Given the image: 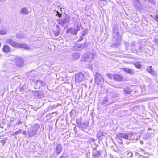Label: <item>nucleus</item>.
I'll return each mask as SVG.
<instances>
[{"instance_id":"obj_1","label":"nucleus","mask_w":158,"mask_h":158,"mask_svg":"<svg viewBox=\"0 0 158 158\" xmlns=\"http://www.w3.org/2000/svg\"><path fill=\"white\" fill-rule=\"evenodd\" d=\"M117 140L120 144H122V138L127 140H134L135 139V135L132 132L129 133H118L116 135Z\"/></svg>"},{"instance_id":"obj_2","label":"nucleus","mask_w":158,"mask_h":158,"mask_svg":"<svg viewBox=\"0 0 158 158\" xmlns=\"http://www.w3.org/2000/svg\"><path fill=\"white\" fill-rule=\"evenodd\" d=\"M6 42L10 44L14 47L16 48H22L29 51H31V48L29 46L26 44H19L15 42L13 40L10 39H7L6 40Z\"/></svg>"},{"instance_id":"obj_3","label":"nucleus","mask_w":158,"mask_h":158,"mask_svg":"<svg viewBox=\"0 0 158 158\" xmlns=\"http://www.w3.org/2000/svg\"><path fill=\"white\" fill-rule=\"evenodd\" d=\"M40 127L39 125L35 124L32 126L31 128L28 130V137H31L35 135L37 133V130Z\"/></svg>"},{"instance_id":"obj_4","label":"nucleus","mask_w":158,"mask_h":158,"mask_svg":"<svg viewBox=\"0 0 158 158\" xmlns=\"http://www.w3.org/2000/svg\"><path fill=\"white\" fill-rule=\"evenodd\" d=\"M95 81L98 85H102L104 80L102 76L99 73H97L94 77Z\"/></svg>"},{"instance_id":"obj_5","label":"nucleus","mask_w":158,"mask_h":158,"mask_svg":"<svg viewBox=\"0 0 158 158\" xmlns=\"http://www.w3.org/2000/svg\"><path fill=\"white\" fill-rule=\"evenodd\" d=\"M15 62L16 65L19 67H21L24 65V60L23 58L17 57L15 59Z\"/></svg>"},{"instance_id":"obj_6","label":"nucleus","mask_w":158,"mask_h":158,"mask_svg":"<svg viewBox=\"0 0 158 158\" xmlns=\"http://www.w3.org/2000/svg\"><path fill=\"white\" fill-rule=\"evenodd\" d=\"M70 16L69 15L66 14L64 20L60 21L59 23L63 27L65 23H69L70 21Z\"/></svg>"},{"instance_id":"obj_7","label":"nucleus","mask_w":158,"mask_h":158,"mask_svg":"<svg viewBox=\"0 0 158 158\" xmlns=\"http://www.w3.org/2000/svg\"><path fill=\"white\" fill-rule=\"evenodd\" d=\"M84 77L83 74L81 73H79L75 75V81L77 83L81 81Z\"/></svg>"},{"instance_id":"obj_8","label":"nucleus","mask_w":158,"mask_h":158,"mask_svg":"<svg viewBox=\"0 0 158 158\" xmlns=\"http://www.w3.org/2000/svg\"><path fill=\"white\" fill-rule=\"evenodd\" d=\"M63 149V146L62 144H57L55 149V151L56 152L57 154H60L62 151Z\"/></svg>"},{"instance_id":"obj_9","label":"nucleus","mask_w":158,"mask_h":158,"mask_svg":"<svg viewBox=\"0 0 158 158\" xmlns=\"http://www.w3.org/2000/svg\"><path fill=\"white\" fill-rule=\"evenodd\" d=\"M113 79L117 81H121L123 79V77L119 74H113Z\"/></svg>"},{"instance_id":"obj_10","label":"nucleus","mask_w":158,"mask_h":158,"mask_svg":"<svg viewBox=\"0 0 158 158\" xmlns=\"http://www.w3.org/2000/svg\"><path fill=\"white\" fill-rule=\"evenodd\" d=\"M83 48L82 45L80 44L76 45L73 47L72 48L73 50L75 51H79L82 50Z\"/></svg>"},{"instance_id":"obj_11","label":"nucleus","mask_w":158,"mask_h":158,"mask_svg":"<svg viewBox=\"0 0 158 158\" xmlns=\"http://www.w3.org/2000/svg\"><path fill=\"white\" fill-rule=\"evenodd\" d=\"M122 69L125 72L130 74H134L135 73V72L133 69H130L123 68H122Z\"/></svg>"},{"instance_id":"obj_12","label":"nucleus","mask_w":158,"mask_h":158,"mask_svg":"<svg viewBox=\"0 0 158 158\" xmlns=\"http://www.w3.org/2000/svg\"><path fill=\"white\" fill-rule=\"evenodd\" d=\"M100 156V152L99 151H97V148H95L94 149L93 152V156H94L95 157H99Z\"/></svg>"},{"instance_id":"obj_13","label":"nucleus","mask_w":158,"mask_h":158,"mask_svg":"<svg viewBox=\"0 0 158 158\" xmlns=\"http://www.w3.org/2000/svg\"><path fill=\"white\" fill-rule=\"evenodd\" d=\"M118 29V26L116 24H114L113 28V32L115 33H116L117 36L119 34Z\"/></svg>"},{"instance_id":"obj_14","label":"nucleus","mask_w":158,"mask_h":158,"mask_svg":"<svg viewBox=\"0 0 158 158\" xmlns=\"http://www.w3.org/2000/svg\"><path fill=\"white\" fill-rule=\"evenodd\" d=\"M146 70L147 72L152 75H155L156 74L155 72L152 69V67L151 66L148 67L147 68Z\"/></svg>"},{"instance_id":"obj_15","label":"nucleus","mask_w":158,"mask_h":158,"mask_svg":"<svg viewBox=\"0 0 158 158\" xmlns=\"http://www.w3.org/2000/svg\"><path fill=\"white\" fill-rule=\"evenodd\" d=\"M89 61V56L87 54H85L82 58V62H88Z\"/></svg>"},{"instance_id":"obj_16","label":"nucleus","mask_w":158,"mask_h":158,"mask_svg":"<svg viewBox=\"0 0 158 158\" xmlns=\"http://www.w3.org/2000/svg\"><path fill=\"white\" fill-rule=\"evenodd\" d=\"M66 32L70 33L74 35L76 34L77 31V30L74 29L72 28H70L67 30Z\"/></svg>"},{"instance_id":"obj_17","label":"nucleus","mask_w":158,"mask_h":158,"mask_svg":"<svg viewBox=\"0 0 158 158\" xmlns=\"http://www.w3.org/2000/svg\"><path fill=\"white\" fill-rule=\"evenodd\" d=\"M20 14L27 15L28 13V10L26 8H23L20 10L19 12Z\"/></svg>"},{"instance_id":"obj_18","label":"nucleus","mask_w":158,"mask_h":158,"mask_svg":"<svg viewBox=\"0 0 158 158\" xmlns=\"http://www.w3.org/2000/svg\"><path fill=\"white\" fill-rule=\"evenodd\" d=\"M134 2V6L136 8H138L140 6V3L139 0H132Z\"/></svg>"},{"instance_id":"obj_19","label":"nucleus","mask_w":158,"mask_h":158,"mask_svg":"<svg viewBox=\"0 0 158 158\" xmlns=\"http://www.w3.org/2000/svg\"><path fill=\"white\" fill-rule=\"evenodd\" d=\"M116 40V43H115L114 44L115 45L118 46L121 44V38L120 37H118Z\"/></svg>"},{"instance_id":"obj_20","label":"nucleus","mask_w":158,"mask_h":158,"mask_svg":"<svg viewBox=\"0 0 158 158\" xmlns=\"http://www.w3.org/2000/svg\"><path fill=\"white\" fill-rule=\"evenodd\" d=\"M3 50L5 52L7 53L10 51V49L8 46L5 45L3 47Z\"/></svg>"},{"instance_id":"obj_21","label":"nucleus","mask_w":158,"mask_h":158,"mask_svg":"<svg viewBox=\"0 0 158 158\" xmlns=\"http://www.w3.org/2000/svg\"><path fill=\"white\" fill-rule=\"evenodd\" d=\"M133 63L136 68L139 69H140L141 68V64L140 62H134Z\"/></svg>"},{"instance_id":"obj_22","label":"nucleus","mask_w":158,"mask_h":158,"mask_svg":"<svg viewBox=\"0 0 158 158\" xmlns=\"http://www.w3.org/2000/svg\"><path fill=\"white\" fill-rule=\"evenodd\" d=\"M72 56L73 59H77L80 57V55L78 53L76 52L73 54L72 55Z\"/></svg>"},{"instance_id":"obj_23","label":"nucleus","mask_w":158,"mask_h":158,"mask_svg":"<svg viewBox=\"0 0 158 158\" xmlns=\"http://www.w3.org/2000/svg\"><path fill=\"white\" fill-rule=\"evenodd\" d=\"M97 135L98 136L99 139H101V137L104 136V133L100 131H98L97 133Z\"/></svg>"},{"instance_id":"obj_24","label":"nucleus","mask_w":158,"mask_h":158,"mask_svg":"<svg viewBox=\"0 0 158 158\" xmlns=\"http://www.w3.org/2000/svg\"><path fill=\"white\" fill-rule=\"evenodd\" d=\"M109 101V99L107 97H105L103 98V100L101 103L102 104H104L106 103Z\"/></svg>"},{"instance_id":"obj_25","label":"nucleus","mask_w":158,"mask_h":158,"mask_svg":"<svg viewBox=\"0 0 158 158\" xmlns=\"http://www.w3.org/2000/svg\"><path fill=\"white\" fill-rule=\"evenodd\" d=\"M124 91L125 94H127L130 93L131 92V91L129 88H127L124 89Z\"/></svg>"},{"instance_id":"obj_26","label":"nucleus","mask_w":158,"mask_h":158,"mask_svg":"<svg viewBox=\"0 0 158 158\" xmlns=\"http://www.w3.org/2000/svg\"><path fill=\"white\" fill-rule=\"evenodd\" d=\"M126 154L128 156V157L131 158L133 156V153L130 151L126 152Z\"/></svg>"},{"instance_id":"obj_27","label":"nucleus","mask_w":158,"mask_h":158,"mask_svg":"<svg viewBox=\"0 0 158 158\" xmlns=\"http://www.w3.org/2000/svg\"><path fill=\"white\" fill-rule=\"evenodd\" d=\"M34 94L36 98H39L41 97V95L39 93V92L38 91H36L35 92Z\"/></svg>"},{"instance_id":"obj_28","label":"nucleus","mask_w":158,"mask_h":158,"mask_svg":"<svg viewBox=\"0 0 158 158\" xmlns=\"http://www.w3.org/2000/svg\"><path fill=\"white\" fill-rule=\"evenodd\" d=\"M82 127L84 129V131H85V130L87 129H88V124H87L86 126V125L85 123L83 124L82 125Z\"/></svg>"},{"instance_id":"obj_29","label":"nucleus","mask_w":158,"mask_h":158,"mask_svg":"<svg viewBox=\"0 0 158 158\" xmlns=\"http://www.w3.org/2000/svg\"><path fill=\"white\" fill-rule=\"evenodd\" d=\"M101 1L104 5H106L107 4V0H99Z\"/></svg>"},{"instance_id":"obj_30","label":"nucleus","mask_w":158,"mask_h":158,"mask_svg":"<svg viewBox=\"0 0 158 158\" xmlns=\"http://www.w3.org/2000/svg\"><path fill=\"white\" fill-rule=\"evenodd\" d=\"M107 77L110 79H113V74H112L111 73H108L107 74Z\"/></svg>"},{"instance_id":"obj_31","label":"nucleus","mask_w":158,"mask_h":158,"mask_svg":"<svg viewBox=\"0 0 158 158\" xmlns=\"http://www.w3.org/2000/svg\"><path fill=\"white\" fill-rule=\"evenodd\" d=\"M6 33V31L5 30H1L0 31V34L2 35H4Z\"/></svg>"},{"instance_id":"obj_32","label":"nucleus","mask_w":158,"mask_h":158,"mask_svg":"<svg viewBox=\"0 0 158 158\" xmlns=\"http://www.w3.org/2000/svg\"><path fill=\"white\" fill-rule=\"evenodd\" d=\"M22 131L21 130H19L18 131H17L15 132L14 133V134L15 135H16V134H18L19 133H21L22 132Z\"/></svg>"},{"instance_id":"obj_33","label":"nucleus","mask_w":158,"mask_h":158,"mask_svg":"<svg viewBox=\"0 0 158 158\" xmlns=\"http://www.w3.org/2000/svg\"><path fill=\"white\" fill-rule=\"evenodd\" d=\"M84 35H82V36H80L79 39L78 40L79 41H81L83 39Z\"/></svg>"},{"instance_id":"obj_34","label":"nucleus","mask_w":158,"mask_h":158,"mask_svg":"<svg viewBox=\"0 0 158 158\" xmlns=\"http://www.w3.org/2000/svg\"><path fill=\"white\" fill-rule=\"evenodd\" d=\"M22 133L23 135L25 136H26L27 135V133L26 131H22Z\"/></svg>"},{"instance_id":"obj_35","label":"nucleus","mask_w":158,"mask_h":158,"mask_svg":"<svg viewBox=\"0 0 158 158\" xmlns=\"http://www.w3.org/2000/svg\"><path fill=\"white\" fill-rule=\"evenodd\" d=\"M59 33L60 32L59 31H57V32H55L54 33V34L56 36H57L59 35Z\"/></svg>"},{"instance_id":"obj_36","label":"nucleus","mask_w":158,"mask_h":158,"mask_svg":"<svg viewBox=\"0 0 158 158\" xmlns=\"http://www.w3.org/2000/svg\"><path fill=\"white\" fill-rule=\"evenodd\" d=\"M0 142L2 144V145H4L5 144V143H6L4 139L1 140Z\"/></svg>"},{"instance_id":"obj_37","label":"nucleus","mask_w":158,"mask_h":158,"mask_svg":"<svg viewBox=\"0 0 158 158\" xmlns=\"http://www.w3.org/2000/svg\"><path fill=\"white\" fill-rule=\"evenodd\" d=\"M94 139L93 138H90L89 139V142H90L91 143H94Z\"/></svg>"},{"instance_id":"obj_38","label":"nucleus","mask_w":158,"mask_h":158,"mask_svg":"<svg viewBox=\"0 0 158 158\" xmlns=\"http://www.w3.org/2000/svg\"><path fill=\"white\" fill-rule=\"evenodd\" d=\"M148 2L152 4L154 3V0H148Z\"/></svg>"},{"instance_id":"obj_39","label":"nucleus","mask_w":158,"mask_h":158,"mask_svg":"<svg viewBox=\"0 0 158 158\" xmlns=\"http://www.w3.org/2000/svg\"><path fill=\"white\" fill-rule=\"evenodd\" d=\"M80 29V27L79 26L77 25V28L75 30H77V32L78 31H79Z\"/></svg>"},{"instance_id":"obj_40","label":"nucleus","mask_w":158,"mask_h":158,"mask_svg":"<svg viewBox=\"0 0 158 158\" xmlns=\"http://www.w3.org/2000/svg\"><path fill=\"white\" fill-rule=\"evenodd\" d=\"M57 13L56 14V15H58L59 17H60L61 15V14H59L58 11H57Z\"/></svg>"},{"instance_id":"obj_41","label":"nucleus","mask_w":158,"mask_h":158,"mask_svg":"<svg viewBox=\"0 0 158 158\" xmlns=\"http://www.w3.org/2000/svg\"><path fill=\"white\" fill-rule=\"evenodd\" d=\"M74 131L75 133H77V130L75 127L74 128Z\"/></svg>"},{"instance_id":"obj_42","label":"nucleus","mask_w":158,"mask_h":158,"mask_svg":"<svg viewBox=\"0 0 158 158\" xmlns=\"http://www.w3.org/2000/svg\"><path fill=\"white\" fill-rule=\"evenodd\" d=\"M155 18L156 20L158 21V14L155 16Z\"/></svg>"},{"instance_id":"obj_43","label":"nucleus","mask_w":158,"mask_h":158,"mask_svg":"<svg viewBox=\"0 0 158 158\" xmlns=\"http://www.w3.org/2000/svg\"><path fill=\"white\" fill-rule=\"evenodd\" d=\"M140 143L141 144H143V143H144V142H143V141H140Z\"/></svg>"},{"instance_id":"obj_44","label":"nucleus","mask_w":158,"mask_h":158,"mask_svg":"<svg viewBox=\"0 0 158 158\" xmlns=\"http://www.w3.org/2000/svg\"><path fill=\"white\" fill-rule=\"evenodd\" d=\"M64 158V156H63V155H62L59 158Z\"/></svg>"},{"instance_id":"obj_45","label":"nucleus","mask_w":158,"mask_h":158,"mask_svg":"<svg viewBox=\"0 0 158 158\" xmlns=\"http://www.w3.org/2000/svg\"><path fill=\"white\" fill-rule=\"evenodd\" d=\"M93 58H94V55H93Z\"/></svg>"},{"instance_id":"obj_46","label":"nucleus","mask_w":158,"mask_h":158,"mask_svg":"<svg viewBox=\"0 0 158 158\" xmlns=\"http://www.w3.org/2000/svg\"><path fill=\"white\" fill-rule=\"evenodd\" d=\"M88 106V109H89V106Z\"/></svg>"}]
</instances>
